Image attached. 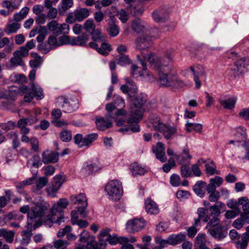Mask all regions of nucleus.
Masks as SVG:
<instances>
[{
	"mask_svg": "<svg viewBox=\"0 0 249 249\" xmlns=\"http://www.w3.org/2000/svg\"><path fill=\"white\" fill-rule=\"evenodd\" d=\"M15 123L12 121H8L6 123L1 124H0V129L3 130L5 132L13 129L16 127Z\"/></svg>",
	"mask_w": 249,
	"mask_h": 249,
	"instance_id": "8fccbe9b",
	"label": "nucleus"
},
{
	"mask_svg": "<svg viewBox=\"0 0 249 249\" xmlns=\"http://www.w3.org/2000/svg\"><path fill=\"white\" fill-rule=\"evenodd\" d=\"M73 5V0H61L58 6V12L60 16L64 15Z\"/></svg>",
	"mask_w": 249,
	"mask_h": 249,
	"instance_id": "393cba45",
	"label": "nucleus"
},
{
	"mask_svg": "<svg viewBox=\"0 0 249 249\" xmlns=\"http://www.w3.org/2000/svg\"><path fill=\"white\" fill-rule=\"evenodd\" d=\"M42 162L45 164L55 163L58 161L59 154L57 151L46 150L42 153Z\"/></svg>",
	"mask_w": 249,
	"mask_h": 249,
	"instance_id": "9b49d317",
	"label": "nucleus"
},
{
	"mask_svg": "<svg viewBox=\"0 0 249 249\" xmlns=\"http://www.w3.org/2000/svg\"><path fill=\"white\" fill-rule=\"evenodd\" d=\"M74 142L77 145L79 148L85 147L84 145V137L81 134H77L73 137Z\"/></svg>",
	"mask_w": 249,
	"mask_h": 249,
	"instance_id": "de8ad7c7",
	"label": "nucleus"
},
{
	"mask_svg": "<svg viewBox=\"0 0 249 249\" xmlns=\"http://www.w3.org/2000/svg\"><path fill=\"white\" fill-rule=\"evenodd\" d=\"M95 27L92 20L88 19L84 24V29L90 33L95 29Z\"/></svg>",
	"mask_w": 249,
	"mask_h": 249,
	"instance_id": "774afa93",
	"label": "nucleus"
},
{
	"mask_svg": "<svg viewBox=\"0 0 249 249\" xmlns=\"http://www.w3.org/2000/svg\"><path fill=\"white\" fill-rule=\"evenodd\" d=\"M135 43L136 49L140 51L142 57V58L141 55L138 54L137 58L142 66L143 70L146 69V62H149L151 68L158 71L159 81L162 86L177 88L183 86L182 81L178 78L175 72L169 66L174 56L173 50L167 51L164 57L160 58L148 50L152 44V36L147 35L138 36L136 39Z\"/></svg>",
	"mask_w": 249,
	"mask_h": 249,
	"instance_id": "f257e3e1",
	"label": "nucleus"
},
{
	"mask_svg": "<svg viewBox=\"0 0 249 249\" xmlns=\"http://www.w3.org/2000/svg\"><path fill=\"white\" fill-rule=\"evenodd\" d=\"M31 90L34 91L35 98L37 100H41L44 97L43 89L37 84L35 83L30 84Z\"/></svg>",
	"mask_w": 249,
	"mask_h": 249,
	"instance_id": "473e14b6",
	"label": "nucleus"
},
{
	"mask_svg": "<svg viewBox=\"0 0 249 249\" xmlns=\"http://www.w3.org/2000/svg\"><path fill=\"white\" fill-rule=\"evenodd\" d=\"M29 54V51L28 49H26L24 46L20 48L19 50L16 51L13 53V55H17L21 57V58L26 57Z\"/></svg>",
	"mask_w": 249,
	"mask_h": 249,
	"instance_id": "6e6d98bb",
	"label": "nucleus"
},
{
	"mask_svg": "<svg viewBox=\"0 0 249 249\" xmlns=\"http://www.w3.org/2000/svg\"><path fill=\"white\" fill-rule=\"evenodd\" d=\"M47 29L45 26H39L36 28L33 29L30 34V37H34L36 34L46 33Z\"/></svg>",
	"mask_w": 249,
	"mask_h": 249,
	"instance_id": "603ef678",
	"label": "nucleus"
},
{
	"mask_svg": "<svg viewBox=\"0 0 249 249\" xmlns=\"http://www.w3.org/2000/svg\"><path fill=\"white\" fill-rule=\"evenodd\" d=\"M147 100V96L144 93H141L134 97L133 106L131 107L130 117L127 120L128 123L137 122L142 119L143 112L142 108Z\"/></svg>",
	"mask_w": 249,
	"mask_h": 249,
	"instance_id": "7ed1b4c3",
	"label": "nucleus"
},
{
	"mask_svg": "<svg viewBox=\"0 0 249 249\" xmlns=\"http://www.w3.org/2000/svg\"><path fill=\"white\" fill-rule=\"evenodd\" d=\"M59 46L64 45H71L72 40V37H70L66 35L60 36L58 38Z\"/></svg>",
	"mask_w": 249,
	"mask_h": 249,
	"instance_id": "a18cd8bd",
	"label": "nucleus"
},
{
	"mask_svg": "<svg viewBox=\"0 0 249 249\" xmlns=\"http://www.w3.org/2000/svg\"><path fill=\"white\" fill-rule=\"evenodd\" d=\"M6 218L7 220H21L23 218V216L21 215L18 212L13 211L9 213L6 215Z\"/></svg>",
	"mask_w": 249,
	"mask_h": 249,
	"instance_id": "864d4df0",
	"label": "nucleus"
},
{
	"mask_svg": "<svg viewBox=\"0 0 249 249\" xmlns=\"http://www.w3.org/2000/svg\"><path fill=\"white\" fill-rule=\"evenodd\" d=\"M69 243L67 240L59 239L54 242L53 246L57 249H67V247Z\"/></svg>",
	"mask_w": 249,
	"mask_h": 249,
	"instance_id": "09e8293b",
	"label": "nucleus"
},
{
	"mask_svg": "<svg viewBox=\"0 0 249 249\" xmlns=\"http://www.w3.org/2000/svg\"><path fill=\"white\" fill-rule=\"evenodd\" d=\"M237 98L235 97L228 98L226 100H219L220 104L225 109H232L235 107Z\"/></svg>",
	"mask_w": 249,
	"mask_h": 249,
	"instance_id": "cd10ccee",
	"label": "nucleus"
},
{
	"mask_svg": "<svg viewBox=\"0 0 249 249\" xmlns=\"http://www.w3.org/2000/svg\"><path fill=\"white\" fill-rule=\"evenodd\" d=\"M186 130L188 132L195 130L196 132L200 133L202 129V125L200 124L192 123L187 122L186 124Z\"/></svg>",
	"mask_w": 249,
	"mask_h": 249,
	"instance_id": "e433bc0d",
	"label": "nucleus"
},
{
	"mask_svg": "<svg viewBox=\"0 0 249 249\" xmlns=\"http://www.w3.org/2000/svg\"><path fill=\"white\" fill-rule=\"evenodd\" d=\"M106 108L107 111V118L114 119V114L116 110V107L111 103L107 104L106 105Z\"/></svg>",
	"mask_w": 249,
	"mask_h": 249,
	"instance_id": "3c124183",
	"label": "nucleus"
},
{
	"mask_svg": "<svg viewBox=\"0 0 249 249\" xmlns=\"http://www.w3.org/2000/svg\"><path fill=\"white\" fill-rule=\"evenodd\" d=\"M132 28L138 34L145 33L147 29L144 23L140 19H135L132 21Z\"/></svg>",
	"mask_w": 249,
	"mask_h": 249,
	"instance_id": "412c9836",
	"label": "nucleus"
},
{
	"mask_svg": "<svg viewBox=\"0 0 249 249\" xmlns=\"http://www.w3.org/2000/svg\"><path fill=\"white\" fill-rule=\"evenodd\" d=\"M117 16L123 23L126 22L128 20V15L125 11L123 9L118 11Z\"/></svg>",
	"mask_w": 249,
	"mask_h": 249,
	"instance_id": "338daca9",
	"label": "nucleus"
},
{
	"mask_svg": "<svg viewBox=\"0 0 249 249\" xmlns=\"http://www.w3.org/2000/svg\"><path fill=\"white\" fill-rule=\"evenodd\" d=\"M149 121L151 124V127L155 130L159 131L160 127H161V125L164 124L161 121L160 117L155 115L150 116Z\"/></svg>",
	"mask_w": 249,
	"mask_h": 249,
	"instance_id": "2f4dec72",
	"label": "nucleus"
},
{
	"mask_svg": "<svg viewBox=\"0 0 249 249\" xmlns=\"http://www.w3.org/2000/svg\"><path fill=\"white\" fill-rule=\"evenodd\" d=\"M197 214H198V217L195 219V225L196 226H198L199 225L201 220L206 223L210 219V216L208 214V210L205 208L201 207L198 208Z\"/></svg>",
	"mask_w": 249,
	"mask_h": 249,
	"instance_id": "ddd939ff",
	"label": "nucleus"
},
{
	"mask_svg": "<svg viewBox=\"0 0 249 249\" xmlns=\"http://www.w3.org/2000/svg\"><path fill=\"white\" fill-rule=\"evenodd\" d=\"M49 206V204L45 202L36 203L28 212V223L32 225L34 219H35V221L41 220L42 224L51 227L53 223L61 222L62 218L60 217H58L57 220L54 221L53 216L51 214H48L43 218V216L48 211Z\"/></svg>",
	"mask_w": 249,
	"mask_h": 249,
	"instance_id": "f03ea898",
	"label": "nucleus"
},
{
	"mask_svg": "<svg viewBox=\"0 0 249 249\" xmlns=\"http://www.w3.org/2000/svg\"><path fill=\"white\" fill-rule=\"evenodd\" d=\"M60 188L52 184L51 186L46 188V192L49 196L54 197L56 196V194Z\"/></svg>",
	"mask_w": 249,
	"mask_h": 249,
	"instance_id": "bf43d9fd",
	"label": "nucleus"
},
{
	"mask_svg": "<svg viewBox=\"0 0 249 249\" xmlns=\"http://www.w3.org/2000/svg\"><path fill=\"white\" fill-rule=\"evenodd\" d=\"M37 119L35 117L19 119L18 122L17 126L20 128V133L22 135V140L26 141L28 140L27 134L29 133V129L26 126L36 123Z\"/></svg>",
	"mask_w": 249,
	"mask_h": 249,
	"instance_id": "0eeeda50",
	"label": "nucleus"
},
{
	"mask_svg": "<svg viewBox=\"0 0 249 249\" xmlns=\"http://www.w3.org/2000/svg\"><path fill=\"white\" fill-rule=\"evenodd\" d=\"M170 182L172 186H178L180 184L179 176L176 174H173L170 177Z\"/></svg>",
	"mask_w": 249,
	"mask_h": 249,
	"instance_id": "e2e57ef3",
	"label": "nucleus"
},
{
	"mask_svg": "<svg viewBox=\"0 0 249 249\" xmlns=\"http://www.w3.org/2000/svg\"><path fill=\"white\" fill-rule=\"evenodd\" d=\"M210 163L211 165L208 163L205 164L206 172L208 175H213L215 173L216 166L213 160L211 161Z\"/></svg>",
	"mask_w": 249,
	"mask_h": 249,
	"instance_id": "4d7b16f0",
	"label": "nucleus"
},
{
	"mask_svg": "<svg viewBox=\"0 0 249 249\" xmlns=\"http://www.w3.org/2000/svg\"><path fill=\"white\" fill-rule=\"evenodd\" d=\"M118 64L122 66H124L130 63V60L127 55L125 54H119L117 56Z\"/></svg>",
	"mask_w": 249,
	"mask_h": 249,
	"instance_id": "ea45409f",
	"label": "nucleus"
},
{
	"mask_svg": "<svg viewBox=\"0 0 249 249\" xmlns=\"http://www.w3.org/2000/svg\"><path fill=\"white\" fill-rule=\"evenodd\" d=\"M98 136V134L95 133L86 135L84 137L85 146L87 147H89L91 143L97 139Z\"/></svg>",
	"mask_w": 249,
	"mask_h": 249,
	"instance_id": "c9c22d12",
	"label": "nucleus"
},
{
	"mask_svg": "<svg viewBox=\"0 0 249 249\" xmlns=\"http://www.w3.org/2000/svg\"><path fill=\"white\" fill-rule=\"evenodd\" d=\"M105 190L109 198L115 201L119 200L123 194L122 183L118 179L109 181L106 185Z\"/></svg>",
	"mask_w": 249,
	"mask_h": 249,
	"instance_id": "20e7f679",
	"label": "nucleus"
},
{
	"mask_svg": "<svg viewBox=\"0 0 249 249\" xmlns=\"http://www.w3.org/2000/svg\"><path fill=\"white\" fill-rule=\"evenodd\" d=\"M207 223L206 228L209 229V228H215V227L219 226L220 220L218 217L210 216V219Z\"/></svg>",
	"mask_w": 249,
	"mask_h": 249,
	"instance_id": "a19ab883",
	"label": "nucleus"
},
{
	"mask_svg": "<svg viewBox=\"0 0 249 249\" xmlns=\"http://www.w3.org/2000/svg\"><path fill=\"white\" fill-rule=\"evenodd\" d=\"M114 17H111V21L108 22V27L107 29L108 34L112 37L117 36L120 32L119 26L114 22Z\"/></svg>",
	"mask_w": 249,
	"mask_h": 249,
	"instance_id": "bb28decb",
	"label": "nucleus"
},
{
	"mask_svg": "<svg viewBox=\"0 0 249 249\" xmlns=\"http://www.w3.org/2000/svg\"><path fill=\"white\" fill-rule=\"evenodd\" d=\"M169 15L167 9L163 7H160L151 13L153 19L157 23L165 22L168 20Z\"/></svg>",
	"mask_w": 249,
	"mask_h": 249,
	"instance_id": "9d476101",
	"label": "nucleus"
},
{
	"mask_svg": "<svg viewBox=\"0 0 249 249\" xmlns=\"http://www.w3.org/2000/svg\"><path fill=\"white\" fill-rule=\"evenodd\" d=\"M28 140L26 141L22 140V135H21V141L22 142H24L26 143L30 142V145L31 146L32 150L36 152V153L39 152V141L37 138L36 137H32L31 138H29L27 136Z\"/></svg>",
	"mask_w": 249,
	"mask_h": 249,
	"instance_id": "72a5a7b5",
	"label": "nucleus"
},
{
	"mask_svg": "<svg viewBox=\"0 0 249 249\" xmlns=\"http://www.w3.org/2000/svg\"><path fill=\"white\" fill-rule=\"evenodd\" d=\"M59 99L63 101V104L61 107L64 112L70 113L75 111L78 108L77 104L74 103V102L68 101V100L64 97H61Z\"/></svg>",
	"mask_w": 249,
	"mask_h": 249,
	"instance_id": "f3484780",
	"label": "nucleus"
},
{
	"mask_svg": "<svg viewBox=\"0 0 249 249\" xmlns=\"http://www.w3.org/2000/svg\"><path fill=\"white\" fill-rule=\"evenodd\" d=\"M94 236L90 238V239L87 242V249H100L99 244L95 241Z\"/></svg>",
	"mask_w": 249,
	"mask_h": 249,
	"instance_id": "13d9d810",
	"label": "nucleus"
},
{
	"mask_svg": "<svg viewBox=\"0 0 249 249\" xmlns=\"http://www.w3.org/2000/svg\"><path fill=\"white\" fill-rule=\"evenodd\" d=\"M20 28V24L18 22H13L8 24L5 28L4 31L7 34L15 33Z\"/></svg>",
	"mask_w": 249,
	"mask_h": 249,
	"instance_id": "f704fd0d",
	"label": "nucleus"
},
{
	"mask_svg": "<svg viewBox=\"0 0 249 249\" xmlns=\"http://www.w3.org/2000/svg\"><path fill=\"white\" fill-rule=\"evenodd\" d=\"M36 187L33 190V192L36 194H40L39 192L44 186H45L48 182V178L46 177H39L38 179H36Z\"/></svg>",
	"mask_w": 249,
	"mask_h": 249,
	"instance_id": "a878e982",
	"label": "nucleus"
},
{
	"mask_svg": "<svg viewBox=\"0 0 249 249\" xmlns=\"http://www.w3.org/2000/svg\"><path fill=\"white\" fill-rule=\"evenodd\" d=\"M248 62L249 60L247 62L246 58H242L236 60L233 67L230 72V75L234 77L240 75L244 72L246 69H247V67L249 65Z\"/></svg>",
	"mask_w": 249,
	"mask_h": 249,
	"instance_id": "6e6552de",
	"label": "nucleus"
},
{
	"mask_svg": "<svg viewBox=\"0 0 249 249\" xmlns=\"http://www.w3.org/2000/svg\"><path fill=\"white\" fill-rule=\"evenodd\" d=\"M176 165L175 160L170 159L169 160L168 163L164 164L162 167L164 172L166 173L169 172L172 168L175 167Z\"/></svg>",
	"mask_w": 249,
	"mask_h": 249,
	"instance_id": "680f3d73",
	"label": "nucleus"
},
{
	"mask_svg": "<svg viewBox=\"0 0 249 249\" xmlns=\"http://www.w3.org/2000/svg\"><path fill=\"white\" fill-rule=\"evenodd\" d=\"M89 39V35L86 33H83L81 36L76 37H72L71 45L72 46H86Z\"/></svg>",
	"mask_w": 249,
	"mask_h": 249,
	"instance_id": "a211bd4d",
	"label": "nucleus"
},
{
	"mask_svg": "<svg viewBox=\"0 0 249 249\" xmlns=\"http://www.w3.org/2000/svg\"><path fill=\"white\" fill-rule=\"evenodd\" d=\"M89 15V11L87 8H80L74 12L75 19L77 21H82Z\"/></svg>",
	"mask_w": 249,
	"mask_h": 249,
	"instance_id": "c85d7f7f",
	"label": "nucleus"
},
{
	"mask_svg": "<svg viewBox=\"0 0 249 249\" xmlns=\"http://www.w3.org/2000/svg\"><path fill=\"white\" fill-rule=\"evenodd\" d=\"M189 70L192 72L194 76H196L200 77L205 75V72L201 66L196 67L191 66Z\"/></svg>",
	"mask_w": 249,
	"mask_h": 249,
	"instance_id": "4c0bfd02",
	"label": "nucleus"
},
{
	"mask_svg": "<svg viewBox=\"0 0 249 249\" xmlns=\"http://www.w3.org/2000/svg\"><path fill=\"white\" fill-rule=\"evenodd\" d=\"M189 164L182 165L180 167L181 175L183 178H186L192 176V171Z\"/></svg>",
	"mask_w": 249,
	"mask_h": 249,
	"instance_id": "c03bdc74",
	"label": "nucleus"
},
{
	"mask_svg": "<svg viewBox=\"0 0 249 249\" xmlns=\"http://www.w3.org/2000/svg\"><path fill=\"white\" fill-rule=\"evenodd\" d=\"M249 242V234L245 233L241 237V239L236 243V247L238 249H246Z\"/></svg>",
	"mask_w": 249,
	"mask_h": 249,
	"instance_id": "7c9ffc66",
	"label": "nucleus"
},
{
	"mask_svg": "<svg viewBox=\"0 0 249 249\" xmlns=\"http://www.w3.org/2000/svg\"><path fill=\"white\" fill-rule=\"evenodd\" d=\"M153 151L155 154L156 158L161 162L166 161L167 159L165 157V148L163 143L158 142L156 146L153 147Z\"/></svg>",
	"mask_w": 249,
	"mask_h": 249,
	"instance_id": "4468645a",
	"label": "nucleus"
},
{
	"mask_svg": "<svg viewBox=\"0 0 249 249\" xmlns=\"http://www.w3.org/2000/svg\"><path fill=\"white\" fill-rule=\"evenodd\" d=\"M69 204L68 200L66 198L60 199L56 204H54L51 209V211L53 213L56 212H61L64 209H65Z\"/></svg>",
	"mask_w": 249,
	"mask_h": 249,
	"instance_id": "5701e85b",
	"label": "nucleus"
},
{
	"mask_svg": "<svg viewBox=\"0 0 249 249\" xmlns=\"http://www.w3.org/2000/svg\"><path fill=\"white\" fill-rule=\"evenodd\" d=\"M209 231L213 237L219 240L224 239L227 235V232L221 226L209 228Z\"/></svg>",
	"mask_w": 249,
	"mask_h": 249,
	"instance_id": "2eb2a0df",
	"label": "nucleus"
},
{
	"mask_svg": "<svg viewBox=\"0 0 249 249\" xmlns=\"http://www.w3.org/2000/svg\"><path fill=\"white\" fill-rule=\"evenodd\" d=\"M145 208L147 213L150 214H157L160 212L158 205L151 199H147L145 201Z\"/></svg>",
	"mask_w": 249,
	"mask_h": 249,
	"instance_id": "dca6fc26",
	"label": "nucleus"
},
{
	"mask_svg": "<svg viewBox=\"0 0 249 249\" xmlns=\"http://www.w3.org/2000/svg\"><path fill=\"white\" fill-rule=\"evenodd\" d=\"M240 213L239 208H236L232 210H229L225 213V216L228 219H231L237 216Z\"/></svg>",
	"mask_w": 249,
	"mask_h": 249,
	"instance_id": "5fc2aeb1",
	"label": "nucleus"
},
{
	"mask_svg": "<svg viewBox=\"0 0 249 249\" xmlns=\"http://www.w3.org/2000/svg\"><path fill=\"white\" fill-rule=\"evenodd\" d=\"M59 137L62 141L69 142L72 138L71 132L67 130H63L60 133Z\"/></svg>",
	"mask_w": 249,
	"mask_h": 249,
	"instance_id": "37998d69",
	"label": "nucleus"
},
{
	"mask_svg": "<svg viewBox=\"0 0 249 249\" xmlns=\"http://www.w3.org/2000/svg\"><path fill=\"white\" fill-rule=\"evenodd\" d=\"M79 241L82 243L88 242L93 236H90L89 231L83 230L80 233Z\"/></svg>",
	"mask_w": 249,
	"mask_h": 249,
	"instance_id": "0e129e2a",
	"label": "nucleus"
},
{
	"mask_svg": "<svg viewBox=\"0 0 249 249\" xmlns=\"http://www.w3.org/2000/svg\"><path fill=\"white\" fill-rule=\"evenodd\" d=\"M166 140L172 139L177 132V128L175 126L164 124L159 130Z\"/></svg>",
	"mask_w": 249,
	"mask_h": 249,
	"instance_id": "f8f14e48",
	"label": "nucleus"
},
{
	"mask_svg": "<svg viewBox=\"0 0 249 249\" xmlns=\"http://www.w3.org/2000/svg\"><path fill=\"white\" fill-rule=\"evenodd\" d=\"M206 190V183L203 181H198L193 186V191L197 196L200 197H204Z\"/></svg>",
	"mask_w": 249,
	"mask_h": 249,
	"instance_id": "aec40b11",
	"label": "nucleus"
},
{
	"mask_svg": "<svg viewBox=\"0 0 249 249\" xmlns=\"http://www.w3.org/2000/svg\"><path fill=\"white\" fill-rule=\"evenodd\" d=\"M57 36L53 35L49 36L48 38L47 43L52 50L59 47L58 39H57Z\"/></svg>",
	"mask_w": 249,
	"mask_h": 249,
	"instance_id": "79ce46f5",
	"label": "nucleus"
},
{
	"mask_svg": "<svg viewBox=\"0 0 249 249\" xmlns=\"http://www.w3.org/2000/svg\"><path fill=\"white\" fill-rule=\"evenodd\" d=\"M195 247L196 249H209L206 244L204 235L199 233L196 238Z\"/></svg>",
	"mask_w": 249,
	"mask_h": 249,
	"instance_id": "c756f323",
	"label": "nucleus"
},
{
	"mask_svg": "<svg viewBox=\"0 0 249 249\" xmlns=\"http://www.w3.org/2000/svg\"><path fill=\"white\" fill-rule=\"evenodd\" d=\"M70 200L74 204L81 205V206L78 207L77 211L82 217H86L87 213L85 210L88 205V202L85 195L80 193L78 195L72 196Z\"/></svg>",
	"mask_w": 249,
	"mask_h": 249,
	"instance_id": "423d86ee",
	"label": "nucleus"
},
{
	"mask_svg": "<svg viewBox=\"0 0 249 249\" xmlns=\"http://www.w3.org/2000/svg\"><path fill=\"white\" fill-rule=\"evenodd\" d=\"M110 45L107 43H102L101 44V47L97 48V51L100 53L106 55L107 53V51L110 50Z\"/></svg>",
	"mask_w": 249,
	"mask_h": 249,
	"instance_id": "052dcab7",
	"label": "nucleus"
},
{
	"mask_svg": "<svg viewBox=\"0 0 249 249\" xmlns=\"http://www.w3.org/2000/svg\"><path fill=\"white\" fill-rule=\"evenodd\" d=\"M65 181V177L64 175L59 174L53 177L52 184L57 186V188H60L62 184Z\"/></svg>",
	"mask_w": 249,
	"mask_h": 249,
	"instance_id": "49530a36",
	"label": "nucleus"
},
{
	"mask_svg": "<svg viewBox=\"0 0 249 249\" xmlns=\"http://www.w3.org/2000/svg\"><path fill=\"white\" fill-rule=\"evenodd\" d=\"M130 169L133 176H142L147 172V169L145 167H142L136 162L130 165Z\"/></svg>",
	"mask_w": 249,
	"mask_h": 249,
	"instance_id": "4be33fe9",
	"label": "nucleus"
},
{
	"mask_svg": "<svg viewBox=\"0 0 249 249\" xmlns=\"http://www.w3.org/2000/svg\"><path fill=\"white\" fill-rule=\"evenodd\" d=\"M95 122L97 128L101 131H104L112 126L111 122L102 117H97Z\"/></svg>",
	"mask_w": 249,
	"mask_h": 249,
	"instance_id": "6ab92c4d",
	"label": "nucleus"
},
{
	"mask_svg": "<svg viewBox=\"0 0 249 249\" xmlns=\"http://www.w3.org/2000/svg\"><path fill=\"white\" fill-rule=\"evenodd\" d=\"M144 225L145 221L143 218H134L127 221L126 229L129 233H134L142 229Z\"/></svg>",
	"mask_w": 249,
	"mask_h": 249,
	"instance_id": "1a4fd4ad",
	"label": "nucleus"
},
{
	"mask_svg": "<svg viewBox=\"0 0 249 249\" xmlns=\"http://www.w3.org/2000/svg\"><path fill=\"white\" fill-rule=\"evenodd\" d=\"M21 235L22 237L21 243L22 245H28L30 241L32 235V231H23L21 232Z\"/></svg>",
	"mask_w": 249,
	"mask_h": 249,
	"instance_id": "58836bf2",
	"label": "nucleus"
},
{
	"mask_svg": "<svg viewBox=\"0 0 249 249\" xmlns=\"http://www.w3.org/2000/svg\"><path fill=\"white\" fill-rule=\"evenodd\" d=\"M31 161L33 162L32 164V166L33 167L38 168L42 165V162L40 160V157L38 155L33 156L32 159L28 161L27 164H28Z\"/></svg>",
	"mask_w": 249,
	"mask_h": 249,
	"instance_id": "69168bd1",
	"label": "nucleus"
},
{
	"mask_svg": "<svg viewBox=\"0 0 249 249\" xmlns=\"http://www.w3.org/2000/svg\"><path fill=\"white\" fill-rule=\"evenodd\" d=\"M48 30L55 36L67 35L69 33V25L66 23L59 24L56 20H52L47 23Z\"/></svg>",
	"mask_w": 249,
	"mask_h": 249,
	"instance_id": "39448f33",
	"label": "nucleus"
},
{
	"mask_svg": "<svg viewBox=\"0 0 249 249\" xmlns=\"http://www.w3.org/2000/svg\"><path fill=\"white\" fill-rule=\"evenodd\" d=\"M186 238V235L185 233H180L178 234H172L168 237V242L169 245H176L184 241Z\"/></svg>",
	"mask_w": 249,
	"mask_h": 249,
	"instance_id": "b1692460",
	"label": "nucleus"
}]
</instances>
